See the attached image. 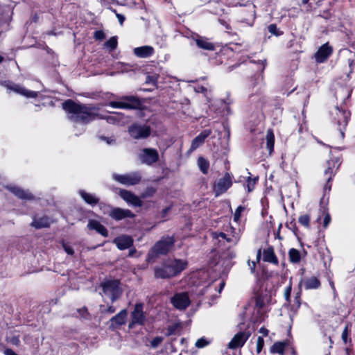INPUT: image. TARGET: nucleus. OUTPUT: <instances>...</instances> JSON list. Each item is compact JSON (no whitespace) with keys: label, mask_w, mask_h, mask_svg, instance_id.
<instances>
[{"label":"nucleus","mask_w":355,"mask_h":355,"mask_svg":"<svg viewBox=\"0 0 355 355\" xmlns=\"http://www.w3.org/2000/svg\"><path fill=\"white\" fill-rule=\"evenodd\" d=\"M62 107L67 113L68 119L75 123L86 124L95 119L96 116L106 120L108 123H119L123 114L120 112H114V115L103 116L96 114L95 107L77 103L73 100L68 99L62 103Z\"/></svg>","instance_id":"obj_1"},{"label":"nucleus","mask_w":355,"mask_h":355,"mask_svg":"<svg viewBox=\"0 0 355 355\" xmlns=\"http://www.w3.org/2000/svg\"><path fill=\"white\" fill-rule=\"evenodd\" d=\"M188 263L183 259H168L161 266L154 268V276L157 279H170L179 275L186 268Z\"/></svg>","instance_id":"obj_2"},{"label":"nucleus","mask_w":355,"mask_h":355,"mask_svg":"<svg viewBox=\"0 0 355 355\" xmlns=\"http://www.w3.org/2000/svg\"><path fill=\"white\" fill-rule=\"evenodd\" d=\"M100 287L102 289L100 294L105 300L108 299L112 303L120 299L123 293L121 284L119 279H105L101 283Z\"/></svg>","instance_id":"obj_3"},{"label":"nucleus","mask_w":355,"mask_h":355,"mask_svg":"<svg viewBox=\"0 0 355 355\" xmlns=\"http://www.w3.org/2000/svg\"><path fill=\"white\" fill-rule=\"evenodd\" d=\"M116 98L118 101H110L108 105L113 108L125 110H139L142 106V101L137 96L125 95L118 96Z\"/></svg>","instance_id":"obj_4"},{"label":"nucleus","mask_w":355,"mask_h":355,"mask_svg":"<svg viewBox=\"0 0 355 355\" xmlns=\"http://www.w3.org/2000/svg\"><path fill=\"white\" fill-rule=\"evenodd\" d=\"M175 239L172 236H163L150 249L148 254V259H153L159 255L166 254L173 248Z\"/></svg>","instance_id":"obj_5"},{"label":"nucleus","mask_w":355,"mask_h":355,"mask_svg":"<svg viewBox=\"0 0 355 355\" xmlns=\"http://www.w3.org/2000/svg\"><path fill=\"white\" fill-rule=\"evenodd\" d=\"M146 320V315L144 311V304L137 303L130 313V321L128 324L130 329L134 328L136 325L143 326Z\"/></svg>","instance_id":"obj_6"},{"label":"nucleus","mask_w":355,"mask_h":355,"mask_svg":"<svg viewBox=\"0 0 355 355\" xmlns=\"http://www.w3.org/2000/svg\"><path fill=\"white\" fill-rule=\"evenodd\" d=\"M113 179L123 185L133 186L140 182L141 174L139 171L131 172L124 175L113 174Z\"/></svg>","instance_id":"obj_7"},{"label":"nucleus","mask_w":355,"mask_h":355,"mask_svg":"<svg viewBox=\"0 0 355 355\" xmlns=\"http://www.w3.org/2000/svg\"><path fill=\"white\" fill-rule=\"evenodd\" d=\"M232 185V176L226 173L224 176L218 179L213 186V191L216 197L225 193Z\"/></svg>","instance_id":"obj_8"},{"label":"nucleus","mask_w":355,"mask_h":355,"mask_svg":"<svg viewBox=\"0 0 355 355\" xmlns=\"http://www.w3.org/2000/svg\"><path fill=\"white\" fill-rule=\"evenodd\" d=\"M129 134L135 139H146L150 135V128L146 125L133 124L129 127Z\"/></svg>","instance_id":"obj_9"},{"label":"nucleus","mask_w":355,"mask_h":355,"mask_svg":"<svg viewBox=\"0 0 355 355\" xmlns=\"http://www.w3.org/2000/svg\"><path fill=\"white\" fill-rule=\"evenodd\" d=\"M0 85L6 87L9 90L13 91L17 94H20L27 98H36L37 96L38 93L37 92L27 90L20 85L15 84L8 80L0 81Z\"/></svg>","instance_id":"obj_10"},{"label":"nucleus","mask_w":355,"mask_h":355,"mask_svg":"<svg viewBox=\"0 0 355 355\" xmlns=\"http://www.w3.org/2000/svg\"><path fill=\"white\" fill-rule=\"evenodd\" d=\"M171 302L177 309L185 310L191 304L187 293H175L171 299Z\"/></svg>","instance_id":"obj_11"},{"label":"nucleus","mask_w":355,"mask_h":355,"mask_svg":"<svg viewBox=\"0 0 355 355\" xmlns=\"http://www.w3.org/2000/svg\"><path fill=\"white\" fill-rule=\"evenodd\" d=\"M140 161L146 165H151L159 159V154L154 148H144L139 155Z\"/></svg>","instance_id":"obj_12"},{"label":"nucleus","mask_w":355,"mask_h":355,"mask_svg":"<svg viewBox=\"0 0 355 355\" xmlns=\"http://www.w3.org/2000/svg\"><path fill=\"white\" fill-rule=\"evenodd\" d=\"M108 215L115 220H121L125 218H133L135 214L130 210L119 207H110Z\"/></svg>","instance_id":"obj_13"},{"label":"nucleus","mask_w":355,"mask_h":355,"mask_svg":"<svg viewBox=\"0 0 355 355\" xmlns=\"http://www.w3.org/2000/svg\"><path fill=\"white\" fill-rule=\"evenodd\" d=\"M127 317V310L125 309L121 310L119 313L113 316L109 320V328L110 329L114 330L115 329H117L120 326L125 324L126 322Z\"/></svg>","instance_id":"obj_14"},{"label":"nucleus","mask_w":355,"mask_h":355,"mask_svg":"<svg viewBox=\"0 0 355 355\" xmlns=\"http://www.w3.org/2000/svg\"><path fill=\"white\" fill-rule=\"evenodd\" d=\"M6 188L19 199L25 200L35 199L33 195L28 190H24L15 185L6 186Z\"/></svg>","instance_id":"obj_15"},{"label":"nucleus","mask_w":355,"mask_h":355,"mask_svg":"<svg viewBox=\"0 0 355 355\" xmlns=\"http://www.w3.org/2000/svg\"><path fill=\"white\" fill-rule=\"evenodd\" d=\"M250 334L245 331L237 333L229 343L228 347L230 349H236L242 347L250 337Z\"/></svg>","instance_id":"obj_16"},{"label":"nucleus","mask_w":355,"mask_h":355,"mask_svg":"<svg viewBox=\"0 0 355 355\" xmlns=\"http://www.w3.org/2000/svg\"><path fill=\"white\" fill-rule=\"evenodd\" d=\"M332 48L328 43L321 46L315 54V61L318 63H322L331 55Z\"/></svg>","instance_id":"obj_17"},{"label":"nucleus","mask_w":355,"mask_h":355,"mask_svg":"<svg viewBox=\"0 0 355 355\" xmlns=\"http://www.w3.org/2000/svg\"><path fill=\"white\" fill-rule=\"evenodd\" d=\"M120 196L127 202L132 204L135 207H141L143 203L142 201L139 199V198L132 192L121 189L119 192Z\"/></svg>","instance_id":"obj_18"},{"label":"nucleus","mask_w":355,"mask_h":355,"mask_svg":"<svg viewBox=\"0 0 355 355\" xmlns=\"http://www.w3.org/2000/svg\"><path fill=\"white\" fill-rule=\"evenodd\" d=\"M211 132H212L210 129H205L202 130L192 140L190 150L193 151L201 146L204 144L205 139L211 134Z\"/></svg>","instance_id":"obj_19"},{"label":"nucleus","mask_w":355,"mask_h":355,"mask_svg":"<svg viewBox=\"0 0 355 355\" xmlns=\"http://www.w3.org/2000/svg\"><path fill=\"white\" fill-rule=\"evenodd\" d=\"M337 116H338V125L339 126V131L340 133L341 138H344V131L345 129V127L348 123V114L343 110H340L339 109H337Z\"/></svg>","instance_id":"obj_20"},{"label":"nucleus","mask_w":355,"mask_h":355,"mask_svg":"<svg viewBox=\"0 0 355 355\" xmlns=\"http://www.w3.org/2000/svg\"><path fill=\"white\" fill-rule=\"evenodd\" d=\"M114 243L119 250H123L129 248L132 245L133 240L130 236L122 235L116 238Z\"/></svg>","instance_id":"obj_21"},{"label":"nucleus","mask_w":355,"mask_h":355,"mask_svg":"<svg viewBox=\"0 0 355 355\" xmlns=\"http://www.w3.org/2000/svg\"><path fill=\"white\" fill-rule=\"evenodd\" d=\"M155 53L151 46H142L134 49V53L138 58H146L153 55Z\"/></svg>","instance_id":"obj_22"},{"label":"nucleus","mask_w":355,"mask_h":355,"mask_svg":"<svg viewBox=\"0 0 355 355\" xmlns=\"http://www.w3.org/2000/svg\"><path fill=\"white\" fill-rule=\"evenodd\" d=\"M193 40H195L198 47L200 49L208 51H214L215 49L214 44L209 42L208 39L206 37L197 35L193 38Z\"/></svg>","instance_id":"obj_23"},{"label":"nucleus","mask_w":355,"mask_h":355,"mask_svg":"<svg viewBox=\"0 0 355 355\" xmlns=\"http://www.w3.org/2000/svg\"><path fill=\"white\" fill-rule=\"evenodd\" d=\"M263 260L266 262L271 263L275 265L278 264V259L275 254L273 247L268 246L263 250Z\"/></svg>","instance_id":"obj_24"},{"label":"nucleus","mask_w":355,"mask_h":355,"mask_svg":"<svg viewBox=\"0 0 355 355\" xmlns=\"http://www.w3.org/2000/svg\"><path fill=\"white\" fill-rule=\"evenodd\" d=\"M87 227L90 230H94L104 237L108 236L107 230L98 221L91 220L87 224Z\"/></svg>","instance_id":"obj_25"},{"label":"nucleus","mask_w":355,"mask_h":355,"mask_svg":"<svg viewBox=\"0 0 355 355\" xmlns=\"http://www.w3.org/2000/svg\"><path fill=\"white\" fill-rule=\"evenodd\" d=\"M300 284L304 285L305 289H316L320 286V280L315 277L304 279L300 282Z\"/></svg>","instance_id":"obj_26"},{"label":"nucleus","mask_w":355,"mask_h":355,"mask_svg":"<svg viewBox=\"0 0 355 355\" xmlns=\"http://www.w3.org/2000/svg\"><path fill=\"white\" fill-rule=\"evenodd\" d=\"M31 225L36 229L47 227L50 225V219L45 216L40 218L34 217Z\"/></svg>","instance_id":"obj_27"},{"label":"nucleus","mask_w":355,"mask_h":355,"mask_svg":"<svg viewBox=\"0 0 355 355\" xmlns=\"http://www.w3.org/2000/svg\"><path fill=\"white\" fill-rule=\"evenodd\" d=\"M338 162V159H329L327 162V168L325 169L324 174L327 178H328L329 181L331 180L336 173V171L334 170V168Z\"/></svg>","instance_id":"obj_28"},{"label":"nucleus","mask_w":355,"mask_h":355,"mask_svg":"<svg viewBox=\"0 0 355 355\" xmlns=\"http://www.w3.org/2000/svg\"><path fill=\"white\" fill-rule=\"evenodd\" d=\"M79 194L84 201L89 205L94 206L98 203L99 199L93 194L87 193L84 190H80Z\"/></svg>","instance_id":"obj_29"},{"label":"nucleus","mask_w":355,"mask_h":355,"mask_svg":"<svg viewBox=\"0 0 355 355\" xmlns=\"http://www.w3.org/2000/svg\"><path fill=\"white\" fill-rule=\"evenodd\" d=\"M267 149L271 153L274 149L275 136L271 130L267 131L266 135Z\"/></svg>","instance_id":"obj_30"},{"label":"nucleus","mask_w":355,"mask_h":355,"mask_svg":"<svg viewBox=\"0 0 355 355\" xmlns=\"http://www.w3.org/2000/svg\"><path fill=\"white\" fill-rule=\"evenodd\" d=\"M198 166L203 174H207L209 168V162L202 157L198 159Z\"/></svg>","instance_id":"obj_31"},{"label":"nucleus","mask_w":355,"mask_h":355,"mask_svg":"<svg viewBox=\"0 0 355 355\" xmlns=\"http://www.w3.org/2000/svg\"><path fill=\"white\" fill-rule=\"evenodd\" d=\"M286 343L285 342H276L270 348L272 353L283 354Z\"/></svg>","instance_id":"obj_32"},{"label":"nucleus","mask_w":355,"mask_h":355,"mask_svg":"<svg viewBox=\"0 0 355 355\" xmlns=\"http://www.w3.org/2000/svg\"><path fill=\"white\" fill-rule=\"evenodd\" d=\"M288 256H289L290 261L292 263H297L300 261V259H301L300 253L297 250H296L295 248L290 249V250L288 252Z\"/></svg>","instance_id":"obj_33"},{"label":"nucleus","mask_w":355,"mask_h":355,"mask_svg":"<svg viewBox=\"0 0 355 355\" xmlns=\"http://www.w3.org/2000/svg\"><path fill=\"white\" fill-rule=\"evenodd\" d=\"M99 311L102 314H112L116 311V307L113 305L106 306L105 305H100Z\"/></svg>","instance_id":"obj_34"},{"label":"nucleus","mask_w":355,"mask_h":355,"mask_svg":"<svg viewBox=\"0 0 355 355\" xmlns=\"http://www.w3.org/2000/svg\"><path fill=\"white\" fill-rule=\"evenodd\" d=\"M117 37L114 36L105 43V46L109 49L110 51H113L117 47Z\"/></svg>","instance_id":"obj_35"},{"label":"nucleus","mask_w":355,"mask_h":355,"mask_svg":"<svg viewBox=\"0 0 355 355\" xmlns=\"http://www.w3.org/2000/svg\"><path fill=\"white\" fill-rule=\"evenodd\" d=\"M213 239L221 242L222 241H226L227 235L223 232H214L211 233Z\"/></svg>","instance_id":"obj_36"},{"label":"nucleus","mask_w":355,"mask_h":355,"mask_svg":"<svg viewBox=\"0 0 355 355\" xmlns=\"http://www.w3.org/2000/svg\"><path fill=\"white\" fill-rule=\"evenodd\" d=\"M298 221L302 225L309 227L310 217L308 214L302 215L299 217Z\"/></svg>","instance_id":"obj_37"},{"label":"nucleus","mask_w":355,"mask_h":355,"mask_svg":"<svg viewBox=\"0 0 355 355\" xmlns=\"http://www.w3.org/2000/svg\"><path fill=\"white\" fill-rule=\"evenodd\" d=\"M180 325L178 324H175L173 325L168 326L167 328L166 336H172L175 335L177 334L178 329L180 328Z\"/></svg>","instance_id":"obj_38"},{"label":"nucleus","mask_w":355,"mask_h":355,"mask_svg":"<svg viewBox=\"0 0 355 355\" xmlns=\"http://www.w3.org/2000/svg\"><path fill=\"white\" fill-rule=\"evenodd\" d=\"M164 340L162 336H157L154 338L150 342V347L153 349L157 348Z\"/></svg>","instance_id":"obj_39"},{"label":"nucleus","mask_w":355,"mask_h":355,"mask_svg":"<svg viewBox=\"0 0 355 355\" xmlns=\"http://www.w3.org/2000/svg\"><path fill=\"white\" fill-rule=\"evenodd\" d=\"M245 210V207L243 206H239L234 214V220L238 221L241 215V212Z\"/></svg>","instance_id":"obj_40"},{"label":"nucleus","mask_w":355,"mask_h":355,"mask_svg":"<svg viewBox=\"0 0 355 355\" xmlns=\"http://www.w3.org/2000/svg\"><path fill=\"white\" fill-rule=\"evenodd\" d=\"M209 343V342L207 341L206 339H205L204 338H201L196 341L195 345L198 348H202L208 345Z\"/></svg>","instance_id":"obj_41"},{"label":"nucleus","mask_w":355,"mask_h":355,"mask_svg":"<svg viewBox=\"0 0 355 355\" xmlns=\"http://www.w3.org/2000/svg\"><path fill=\"white\" fill-rule=\"evenodd\" d=\"M268 30L269 33L276 36L280 35L282 34L278 31L277 27L275 24H270L268 27Z\"/></svg>","instance_id":"obj_42"},{"label":"nucleus","mask_w":355,"mask_h":355,"mask_svg":"<svg viewBox=\"0 0 355 355\" xmlns=\"http://www.w3.org/2000/svg\"><path fill=\"white\" fill-rule=\"evenodd\" d=\"M62 245L64 250L66 252V253L67 254L73 255L74 250L71 245H69L68 243H64V242L62 243Z\"/></svg>","instance_id":"obj_43"},{"label":"nucleus","mask_w":355,"mask_h":355,"mask_svg":"<svg viewBox=\"0 0 355 355\" xmlns=\"http://www.w3.org/2000/svg\"><path fill=\"white\" fill-rule=\"evenodd\" d=\"M264 345V340L263 338L261 336L258 337L257 343V352L259 354Z\"/></svg>","instance_id":"obj_44"},{"label":"nucleus","mask_w":355,"mask_h":355,"mask_svg":"<svg viewBox=\"0 0 355 355\" xmlns=\"http://www.w3.org/2000/svg\"><path fill=\"white\" fill-rule=\"evenodd\" d=\"M110 9L116 14V17H117L119 24L122 26L125 21V17L121 14L117 13L115 9H113L112 8H110Z\"/></svg>","instance_id":"obj_45"},{"label":"nucleus","mask_w":355,"mask_h":355,"mask_svg":"<svg viewBox=\"0 0 355 355\" xmlns=\"http://www.w3.org/2000/svg\"><path fill=\"white\" fill-rule=\"evenodd\" d=\"M94 37L96 40H102L105 37V35L102 31H96L94 32Z\"/></svg>","instance_id":"obj_46"},{"label":"nucleus","mask_w":355,"mask_h":355,"mask_svg":"<svg viewBox=\"0 0 355 355\" xmlns=\"http://www.w3.org/2000/svg\"><path fill=\"white\" fill-rule=\"evenodd\" d=\"M254 184H255V179L252 180L250 178H248V184H247V188H248V192H251L254 189Z\"/></svg>","instance_id":"obj_47"},{"label":"nucleus","mask_w":355,"mask_h":355,"mask_svg":"<svg viewBox=\"0 0 355 355\" xmlns=\"http://www.w3.org/2000/svg\"><path fill=\"white\" fill-rule=\"evenodd\" d=\"M349 335L348 325L345 327L342 333V340L345 343H347V338Z\"/></svg>","instance_id":"obj_48"},{"label":"nucleus","mask_w":355,"mask_h":355,"mask_svg":"<svg viewBox=\"0 0 355 355\" xmlns=\"http://www.w3.org/2000/svg\"><path fill=\"white\" fill-rule=\"evenodd\" d=\"M331 222V216L329 213H327L324 218L323 226L327 227Z\"/></svg>","instance_id":"obj_49"},{"label":"nucleus","mask_w":355,"mask_h":355,"mask_svg":"<svg viewBox=\"0 0 355 355\" xmlns=\"http://www.w3.org/2000/svg\"><path fill=\"white\" fill-rule=\"evenodd\" d=\"M291 292V285L288 286L284 291V297L287 301H289Z\"/></svg>","instance_id":"obj_50"},{"label":"nucleus","mask_w":355,"mask_h":355,"mask_svg":"<svg viewBox=\"0 0 355 355\" xmlns=\"http://www.w3.org/2000/svg\"><path fill=\"white\" fill-rule=\"evenodd\" d=\"M207 89L204 86H196L195 87V91L198 93H205L207 92Z\"/></svg>","instance_id":"obj_51"},{"label":"nucleus","mask_w":355,"mask_h":355,"mask_svg":"<svg viewBox=\"0 0 355 355\" xmlns=\"http://www.w3.org/2000/svg\"><path fill=\"white\" fill-rule=\"evenodd\" d=\"M255 306L259 309H261L263 306V302L260 297L256 298Z\"/></svg>","instance_id":"obj_52"},{"label":"nucleus","mask_w":355,"mask_h":355,"mask_svg":"<svg viewBox=\"0 0 355 355\" xmlns=\"http://www.w3.org/2000/svg\"><path fill=\"white\" fill-rule=\"evenodd\" d=\"M219 22L223 25L227 30H230L231 29V26H230L229 24H227L225 20L223 19H218Z\"/></svg>","instance_id":"obj_53"},{"label":"nucleus","mask_w":355,"mask_h":355,"mask_svg":"<svg viewBox=\"0 0 355 355\" xmlns=\"http://www.w3.org/2000/svg\"><path fill=\"white\" fill-rule=\"evenodd\" d=\"M269 331L265 327H261L259 329V333L262 334L264 336H267Z\"/></svg>","instance_id":"obj_54"},{"label":"nucleus","mask_w":355,"mask_h":355,"mask_svg":"<svg viewBox=\"0 0 355 355\" xmlns=\"http://www.w3.org/2000/svg\"><path fill=\"white\" fill-rule=\"evenodd\" d=\"M78 311L83 318H86V315L88 314L86 309H79Z\"/></svg>","instance_id":"obj_55"},{"label":"nucleus","mask_w":355,"mask_h":355,"mask_svg":"<svg viewBox=\"0 0 355 355\" xmlns=\"http://www.w3.org/2000/svg\"><path fill=\"white\" fill-rule=\"evenodd\" d=\"M171 209V207H166L165 209H164L162 211V216L164 218L166 216V215L167 214V213L170 211Z\"/></svg>","instance_id":"obj_56"},{"label":"nucleus","mask_w":355,"mask_h":355,"mask_svg":"<svg viewBox=\"0 0 355 355\" xmlns=\"http://www.w3.org/2000/svg\"><path fill=\"white\" fill-rule=\"evenodd\" d=\"M227 256L230 259H233L236 257V253L234 251H228Z\"/></svg>","instance_id":"obj_57"},{"label":"nucleus","mask_w":355,"mask_h":355,"mask_svg":"<svg viewBox=\"0 0 355 355\" xmlns=\"http://www.w3.org/2000/svg\"><path fill=\"white\" fill-rule=\"evenodd\" d=\"M101 138L102 139H103V140L106 141V142H107V144H112V142H114V141H115V140H114V139H110L106 138V137H101Z\"/></svg>","instance_id":"obj_58"},{"label":"nucleus","mask_w":355,"mask_h":355,"mask_svg":"<svg viewBox=\"0 0 355 355\" xmlns=\"http://www.w3.org/2000/svg\"><path fill=\"white\" fill-rule=\"evenodd\" d=\"M327 180H328V178H327ZM329 182H330V181H329V180L327 181V183L324 185V189L325 190L326 189H329V190L331 189V184Z\"/></svg>","instance_id":"obj_59"},{"label":"nucleus","mask_w":355,"mask_h":355,"mask_svg":"<svg viewBox=\"0 0 355 355\" xmlns=\"http://www.w3.org/2000/svg\"><path fill=\"white\" fill-rule=\"evenodd\" d=\"M19 343V340L17 338H12V343L15 345H18Z\"/></svg>","instance_id":"obj_60"},{"label":"nucleus","mask_w":355,"mask_h":355,"mask_svg":"<svg viewBox=\"0 0 355 355\" xmlns=\"http://www.w3.org/2000/svg\"><path fill=\"white\" fill-rule=\"evenodd\" d=\"M261 256V249H259L258 250L257 254V261H259L260 260Z\"/></svg>","instance_id":"obj_61"},{"label":"nucleus","mask_w":355,"mask_h":355,"mask_svg":"<svg viewBox=\"0 0 355 355\" xmlns=\"http://www.w3.org/2000/svg\"><path fill=\"white\" fill-rule=\"evenodd\" d=\"M255 266H256V263L254 261H252V266H250V268H251V272H254V268H255Z\"/></svg>","instance_id":"obj_62"},{"label":"nucleus","mask_w":355,"mask_h":355,"mask_svg":"<svg viewBox=\"0 0 355 355\" xmlns=\"http://www.w3.org/2000/svg\"><path fill=\"white\" fill-rule=\"evenodd\" d=\"M346 355H350V349L349 348H346Z\"/></svg>","instance_id":"obj_63"},{"label":"nucleus","mask_w":355,"mask_h":355,"mask_svg":"<svg viewBox=\"0 0 355 355\" xmlns=\"http://www.w3.org/2000/svg\"><path fill=\"white\" fill-rule=\"evenodd\" d=\"M136 250H130V256H132Z\"/></svg>","instance_id":"obj_64"}]
</instances>
